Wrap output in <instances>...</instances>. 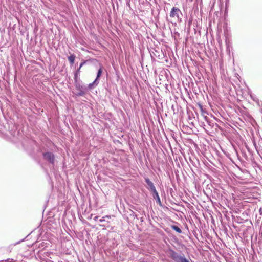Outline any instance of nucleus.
<instances>
[{"label": "nucleus", "mask_w": 262, "mask_h": 262, "mask_svg": "<svg viewBox=\"0 0 262 262\" xmlns=\"http://www.w3.org/2000/svg\"><path fill=\"white\" fill-rule=\"evenodd\" d=\"M75 59V56L73 54L68 57V60L71 64H73Z\"/></svg>", "instance_id": "423d86ee"}, {"label": "nucleus", "mask_w": 262, "mask_h": 262, "mask_svg": "<svg viewBox=\"0 0 262 262\" xmlns=\"http://www.w3.org/2000/svg\"><path fill=\"white\" fill-rule=\"evenodd\" d=\"M145 182H146L147 184L148 185L149 187V189L152 192H156V188L153 184V183L150 181V180L148 178L145 179Z\"/></svg>", "instance_id": "20e7f679"}, {"label": "nucleus", "mask_w": 262, "mask_h": 262, "mask_svg": "<svg viewBox=\"0 0 262 262\" xmlns=\"http://www.w3.org/2000/svg\"><path fill=\"white\" fill-rule=\"evenodd\" d=\"M153 193H154V197L155 198L156 197L158 199L159 201H160V198H159L158 192L156 191V192H153Z\"/></svg>", "instance_id": "9d476101"}, {"label": "nucleus", "mask_w": 262, "mask_h": 262, "mask_svg": "<svg viewBox=\"0 0 262 262\" xmlns=\"http://www.w3.org/2000/svg\"><path fill=\"white\" fill-rule=\"evenodd\" d=\"M86 61L85 60L83 62H82V63H81V64H80L79 69H77V70L76 71V72L75 73V75H74V80H75V82H77L78 78V75H79V74L80 73V69L86 63Z\"/></svg>", "instance_id": "39448f33"}, {"label": "nucleus", "mask_w": 262, "mask_h": 262, "mask_svg": "<svg viewBox=\"0 0 262 262\" xmlns=\"http://www.w3.org/2000/svg\"><path fill=\"white\" fill-rule=\"evenodd\" d=\"M98 218V216H95V218H94V220H97Z\"/></svg>", "instance_id": "ddd939ff"}, {"label": "nucleus", "mask_w": 262, "mask_h": 262, "mask_svg": "<svg viewBox=\"0 0 262 262\" xmlns=\"http://www.w3.org/2000/svg\"><path fill=\"white\" fill-rule=\"evenodd\" d=\"M102 73V67H101L98 70L97 75L96 79L98 81V78L101 76Z\"/></svg>", "instance_id": "6e6552de"}, {"label": "nucleus", "mask_w": 262, "mask_h": 262, "mask_svg": "<svg viewBox=\"0 0 262 262\" xmlns=\"http://www.w3.org/2000/svg\"><path fill=\"white\" fill-rule=\"evenodd\" d=\"M180 12L179 8L173 7L170 13V16L172 18L179 17V13Z\"/></svg>", "instance_id": "7ed1b4c3"}, {"label": "nucleus", "mask_w": 262, "mask_h": 262, "mask_svg": "<svg viewBox=\"0 0 262 262\" xmlns=\"http://www.w3.org/2000/svg\"><path fill=\"white\" fill-rule=\"evenodd\" d=\"M200 107L201 109H202V106L201 105H200Z\"/></svg>", "instance_id": "4468645a"}, {"label": "nucleus", "mask_w": 262, "mask_h": 262, "mask_svg": "<svg viewBox=\"0 0 262 262\" xmlns=\"http://www.w3.org/2000/svg\"><path fill=\"white\" fill-rule=\"evenodd\" d=\"M169 256L175 262H189L184 256L179 255L172 250H169Z\"/></svg>", "instance_id": "f257e3e1"}, {"label": "nucleus", "mask_w": 262, "mask_h": 262, "mask_svg": "<svg viewBox=\"0 0 262 262\" xmlns=\"http://www.w3.org/2000/svg\"><path fill=\"white\" fill-rule=\"evenodd\" d=\"M104 217H103V219H100V220H99L100 222H104Z\"/></svg>", "instance_id": "9b49d317"}, {"label": "nucleus", "mask_w": 262, "mask_h": 262, "mask_svg": "<svg viewBox=\"0 0 262 262\" xmlns=\"http://www.w3.org/2000/svg\"><path fill=\"white\" fill-rule=\"evenodd\" d=\"M44 158L49 161L50 163H53L54 161V155L51 152H46L44 153L43 155Z\"/></svg>", "instance_id": "f03ea898"}, {"label": "nucleus", "mask_w": 262, "mask_h": 262, "mask_svg": "<svg viewBox=\"0 0 262 262\" xmlns=\"http://www.w3.org/2000/svg\"><path fill=\"white\" fill-rule=\"evenodd\" d=\"M98 82H97V79H95L94 80V81H93L92 83H90L88 85V87L90 89H92V86L94 84H96V85H97L98 84Z\"/></svg>", "instance_id": "1a4fd4ad"}, {"label": "nucleus", "mask_w": 262, "mask_h": 262, "mask_svg": "<svg viewBox=\"0 0 262 262\" xmlns=\"http://www.w3.org/2000/svg\"><path fill=\"white\" fill-rule=\"evenodd\" d=\"M171 228L173 229L174 230H175L176 232H177L178 233H182V230L178 226H175V225H171Z\"/></svg>", "instance_id": "0eeeda50"}, {"label": "nucleus", "mask_w": 262, "mask_h": 262, "mask_svg": "<svg viewBox=\"0 0 262 262\" xmlns=\"http://www.w3.org/2000/svg\"><path fill=\"white\" fill-rule=\"evenodd\" d=\"M104 217H106V218H111V216L110 215H106Z\"/></svg>", "instance_id": "f8f14e48"}]
</instances>
